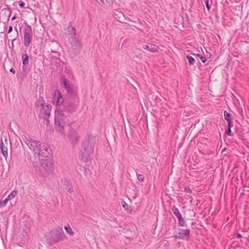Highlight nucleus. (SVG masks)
<instances>
[{
    "label": "nucleus",
    "instance_id": "obj_5",
    "mask_svg": "<svg viewBox=\"0 0 249 249\" xmlns=\"http://www.w3.org/2000/svg\"><path fill=\"white\" fill-rule=\"evenodd\" d=\"M66 236L61 227H56L49 233L48 239L50 244H55L64 240Z\"/></svg>",
    "mask_w": 249,
    "mask_h": 249
},
{
    "label": "nucleus",
    "instance_id": "obj_8",
    "mask_svg": "<svg viewBox=\"0 0 249 249\" xmlns=\"http://www.w3.org/2000/svg\"><path fill=\"white\" fill-rule=\"evenodd\" d=\"M75 28L71 23L68 27L66 29L65 35L67 37L69 41H72L76 38Z\"/></svg>",
    "mask_w": 249,
    "mask_h": 249
},
{
    "label": "nucleus",
    "instance_id": "obj_23",
    "mask_svg": "<svg viewBox=\"0 0 249 249\" xmlns=\"http://www.w3.org/2000/svg\"><path fill=\"white\" fill-rule=\"evenodd\" d=\"M186 58H187L190 65H193L195 62V59L191 55H187Z\"/></svg>",
    "mask_w": 249,
    "mask_h": 249
},
{
    "label": "nucleus",
    "instance_id": "obj_24",
    "mask_svg": "<svg viewBox=\"0 0 249 249\" xmlns=\"http://www.w3.org/2000/svg\"><path fill=\"white\" fill-rule=\"evenodd\" d=\"M178 224L180 226L184 227L185 226V221L183 219L182 215L178 217Z\"/></svg>",
    "mask_w": 249,
    "mask_h": 249
},
{
    "label": "nucleus",
    "instance_id": "obj_18",
    "mask_svg": "<svg viewBox=\"0 0 249 249\" xmlns=\"http://www.w3.org/2000/svg\"><path fill=\"white\" fill-rule=\"evenodd\" d=\"M65 185L66 186L65 189L68 192H69L70 193H71L72 192V189L71 183L70 182V181L69 180H66L65 181Z\"/></svg>",
    "mask_w": 249,
    "mask_h": 249
},
{
    "label": "nucleus",
    "instance_id": "obj_36",
    "mask_svg": "<svg viewBox=\"0 0 249 249\" xmlns=\"http://www.w3.org/2000/svg\"><path fill=\"white\" fill-rule=\"evenodd\" d=\"M10 71L12 72L13 73L15 74V70L13 69V68H11L10 70Z\"/></svg>",
    "mask_w": 249,
    "mask_h": 249
},
{
    "label": "nucleus",
    "instance_id": "obj_2",
    "mask_svg": "<svg viewBox=\"0 0 249 249\" xmlns=\"http://www.w3.org/2000/svg\"><path fill=\"white\" fill-rule=\"evenodd\" d=\"M96 143L95 138L89 136L84 141L82 147L81 160L87 162L89 159L90 155L93 154Z\"/></svg>",
    "mask_w": 249,
    "mask_h": 249
},
{
    "label": "nucleus",
    "instance_id": "obj_22",
    "mask_svg": "<svg viewBox=\"0 0 249 249\" xmlns=\"http://www.w3.org/2000/svg\"><path fill=\"white\" fill-rule=\"evenodd\" d=\"M18 195V191L16 190H14L11 192V193L8 195L7 198L9 200H10L14 198L17 195Z\"/></svg>",
    "mask_w": 249,
    "mask_h": 249
},
{
    "label": "nucleus",
    "instance_id": "obj_34",
    "mask_svg": "<svg viewBox=\"0 0 249 249\" xmlns=\"http://www.w3.org/2000/svg\"><path fill=\"white\" fill-rule=\"evenodd\" d=\"M228 128H231L232 127V122L231 121H228Z\"/></svg>",
    "mask_w": 249,
    "mask_h": 249
},
{
    "label": "nucleus",
    "instance_id": "obj_40",
    "mask_svg": "<svg viewBox=\"0 0 249 249\" xmlns=\"http://www.w3.org/2000/svg\"><path fill=\"white\" fill-rule=\"evenodd\" d=\"M11 15V13L10 12V14H9V17Z\"/></svg>",
    "mask_w": 249,
    "mask_h": 249
},
{
    "label": "nucleus",
    "instance_id": "obj_3",
    "mask_svg": "<svg viewBox=\"0 0 249 249\" xmlns=\"http://www.w3.org/2000/svg\"><path fill=\"white\" fill-rule=\"evenodd\" d=\"M66 118L64 111L59 107L56 108L55 111L54 124L56 130L63 134L65 132Z\"/></svg>",
    "mask_w": 249,
    "mask_h": 249
},
{
    "label": "nucleus",
    "instance_id": "obj_41",
    "mask_svg": "<svg viewBox=\"0 0 249 249\" xmlns=\"http://www.w3.org/2000/svg\"><path fill=\"white\" fill-rule=\"evenodd\" d=\"M15 40V39H13V40H12V42Z\"/></svg>",
    "mask_w": 249,
    "mask_h": 249
},
{
    "label": "nucleus",
    "instance_id": "obj_39",
    "mask_svg": "<svg viewBox=\"0 0 249 249\" xmlns=\"http://www.w3.org/2000/svg\"><path fill=\"white\" fill-rule=\"evenodd\" d=\"M127 206L128 205H127V204L125 202H124V204H123V207H124V208H125V206Z\"/></svg>",
    "mask_w": 249,
    "mask_h": 249
},
{
    "label": "nucleus",
    "instance_id": "obj_4",
    "mask_svg": "<svg viewBox=\"0 0 249 249\" xmlns=\"http://www.w3.org/2000/svg\"><path fill=\"white\" fill-rule=\"evenodd\" d=\"M43 158L40 160V167L38 168V171L42 175H45L53 171L54 165L53 160L49 157V155Z\"/></svg>",
    "mask_w": 249,
    "mask_h": 249
},
{
    "label": "nucleus",
    "instance_id": "obj_38",
    "mask_svg": "<svg viewBox=\"0 0 249 249\" xmlns=\"http://www.w3.org/2000/svg\"><path fill=\"white\" fill-rule=\"evenodd\" d=\"M16 18H17V17H16V16H14V17H12V20H15Z\"/></svg>",
    "mask_w": 249,
    "mask_h": 249
},
{
    "label": "nucleus",
    "instance_id": "obj_20",
    "mask_svg": "<svg viewBox=\"0 0 249 249\" xmlns=\"http://www.w3.org/2000/svg\"><path fill=\"white\" fill-rule=\"evenodd\" d=\"M22 60L24 66H26L29 63V57L27 54H23L22 55Z\"/></svg>",
    "mask_w": 249,
    "mask_h": 249
},
{
    "label": "nucleus",
    "instance_id": "obj_12",
    "mask_svg": "<svg viewBox=\"0 0 249 249\" xmlns=\"http://www.w3.org/2000/svg\"><path fill=\"white\" fill-rule=\"evenodd\" d=\"M142 48L151 52H158L159 49V47L158 46L152 43L142 45Z\"/></svg>",
    "mask_w": 249,
    "mask_h": 249
},
{
    "label": "nucleus",
    "instance_id": "obj_28",
    "mask_svg": "<svg viewBox=\"0 0 249 249\" xmlns=\"http://www.w3.org/2000/svg\"><path fill=\"white\" fill-rule=\"evenodd\" d=\"M196 56L200 58V59L201 60V61L203 62V63H205L207 59L204 56H202L201 54H199V53H197L196 54Z\"/></svg>",
    "mask_w": 249,
    "mask_h": 249
},
{
    "label": "nucleus",
    "instance_id": "obj_11",
    "mask_svg": "<svg viewBox=\"0 0 249 249\" xmlns=\"http://www.w3.org/2000/svg\"><path fill=\"white\" fill-rule=\"evenodd\" d=\"M190 231L188 229H178V234L176 236V238L181 239H188L189 238Z\"/></svg>",
    "mask_w": 249,
    "mask_h": 249
},
{
    "label": "nucleus",
    "instance_id": "obj_32",
    "mask_svg": "<svg viewBox=\"0 0 249 249\" xmlns=\"http://www.w3.org/2000/svg\"><path fill=\"white\" fill-rule=\"evenodd\" d=\"M184 191L189 193H190L191 192L190 188L188 186H186L184 187Z\"/></svg>",
    "mask_w": 249,
    "mask_h": 249
},
{
    "label": "nucleus",
    "instance_id": "obj_27",
    "mask_svg": "<svg viewBox=\"0 0 249 249\" xmlns=\"http://www.w3.org/2000/svg\"><path fill=\"white\" fill-rule=\"evenodd\" d=\"M137 178L140 182H143L144 177L142 175L137 174Z\"/></svg>",
    "mask_w": 249,
    "mask_h": 249
},
{
    "label": "nucleus",
    "instance_id": "obj_1",
    "mask_svg": "<svg viewBox=\"0 0 249 249\" xmlns=\"http://www.w3.org/2000/svg\"><path fill=\"white\" fill-rule=\"evenodd\" d=\"M25 137V142L35 154L42 157H46L48 156V155H49V152H48L49 148L47 145L41 143L40 141L35 140L30 136Z\"/></svg>",
    "mask_w": 249,
    "mask_h": 249
},
{
    "label": "nucleus",
    "instance_id": "obj_21",
    "mask_svg": "<svg viewBox=\"0 0 249 249\" xmlns=\"http://www.w3.org/2000/svg\"><path fill=\"white\" fill-rule=\"evenodd\" d=\"M172 211L177 218L182 215L179 210L175 206L172 207Z\"/></svg>",
    "mask_w": 249,
    "mask_h": 249
},
{
    "label": "nucleus",
    "instance_id": "obj_7",
    "mask_svg": "<svg viewBox=\"0 0 249 249\" xmlns=\"http://www.w3.org/2000/svg\"><path fill=\"white\" fill-rule=\"evenodd\" d=\"M33 36L32 30L31 26L28 25L24 28V45L26 47L29 46Z\"/></svg>",
    "mask_w": 249,
    "mask_h": 249
},
{
    "label": "nucleus",
    "instance_id": "obj_9",
    "mask_svg": "<svg viewBox=\"0 0 249 249\" xmlns=\"http://www.w3.org/2000/svg\"><path fill=\"white\" fill-rule=\"evenodd\" d=\"M71 44V51L76 54L79 53L82 48V43L81 40L77 38H74L72 41H69Z\"/></svg>",
    "mask_w": 249,
    "mask_h": 249
},
{
    "label": "nucleus",
    "instance_id": "obj_17",
    "mask_svg": "<svg viewBox=\"0 0 249 249\" xmlns=\"http://www.w3.org/2000/svg\"><path fill=\"white\" fill-rule=\"evenodd\" d=\"M0 147L2 154L6 158L8 155L7 147L4 145L2 141H1L0 143Z\"/></svg>",
    "mask_w": 249,
    "mask_h": 249
},
{
    "label": "nucleus",
    "instance_id": "obj_30",
    "mask_svg": "<svg viewBox=\"0 0 249 249\" xmlns=\"http://www.w3.org/2000/svg\"><path fill=\"white\" fill-rule=\"evenodd\" d=\"M205 3L206 6V7L208 10H210L211 8V6L209 4V0H205Z\"/></svg>",
    "mask_w": 249,
    "mask_h": 249
},
{
    "label": "nucleus",
    "instance_id": "obj_14",
    "mask_svg": "<svg viewBox=\"0 0 249 249\" xmlns=\"http://www.w3.org/2000/svg\"><path fill=\"white\" fill-rule=\"evenodd\" d=\"M62 81L64 85V88L68 91V92H71L72 91V88L70 85L68 80L65 77L62 78Z\"/></svg>",
    "mask_w": 249,
    "mask_h": 249
},
{
    "label": "nucleus",
    "instance_id": "obj_13",
    "mask_svg": "<svg viewBox=\"0 0 249 249\" xmlns=\"http://www.w3.org/2000/svg\"><path fill=\"white\" fill-rule=\"evenodd\" d=\"M69 138L73 144H75L78 141V136L76 131L71 130L69 134Z\"/></svg>",
    "mask_w": 249,
    "mask_h": 249
},
{
    "label": "nucleus",
    "instance_id": "obj_10",
    "mask_svg": "<svg viewBox=\"0 0 249 249\" xmlns=\"http://www.w3.org/2000/svg\"><path fill=\"white\" fill-rule=\"evenodd\" d=\"M54 94L55 96L57 94V97L53 101V104L56 106V108L59 107L61 109L60 107L64 103L62 95L59 90H56L54 92Z\"/></svg>",
    "mask_w": 249,
    "mask_h": 249
},
{
    "label": "nucleus",
    "instance_id": "obj_26",
    "mask_svg": "<svg viewBox=\"0 0 249 249\" xmlns=\"http://www.w3.org/2000/svg\"><path fill=\"white\" fill-rule=\"evenodd\" d=\"M100 1L105 4H107L109 6L112 5V0H100Z\"/></svg>",
    "mask_w": 249,
    "mask_h": 249
},
{
    "label": "nucleus",
    "instance_id": "obj_19",
    "mask_svg": "<svg viewBox=\"0 0 249 249\" xmlns=\"http://www.w3.org/2000/svg\"><path fill=\"white\" fill-rule=\"evenodd\" d=\"M64 229L66 232L71 236H73L74 235V232L73 231L69 224H67L66 226H65Z\"/></svg>",
    "mask_w": 249,
    "mask_h": 249
},
{
    "label": "nucleus",
    "instance_id": "obj_29",
    "mask_svg": "<svg viewBox=\"0 0 249 249\" xmlns=\"http://www.w3.org/2000/svg\"><path fill=\"white\" fill-rule=\"evenodd\" d=\"M8 201H9V200L7 199V198H6L3 201H1L0 202V207H3L5 206L6 205Z\"/></svg>",
    "mask_w": 249,
    "mask_h": 249
},
{
    "label": "nucleus",
    "instance_id": "obj_15",
    "mask_svg": "<svg viewBox=\"0 0 249 249\" xmlns=\"http://www.w3.org/2000/svg\"><path fill=\"white\" fill-rule=\"evenodd\" d=\"M65 109L69 112L72 113L76 110V106L73 103H68L65 105Z\"/></svg>",
    "mask_w": 249,
    "mask_h": 249
},
{
    "label": "nucleus",
    "instance_id": "obj_6",
    "mask_svg": "<svg viewBox=\"0 0 249 249\" xmlns=\"http://www.w3.org/2000/svg\"><path fill=\"white\" fill-rule=\"evenodd\" d=\"M38 103L41 106V113L44 115L43 118L46 119L49 118L51 115L52 106L50 104H46L43 97H39Z\"/></svg>",
    "mask_w": 249,
    "mask_h": 249
},
{
    "label": "nucleus",
    "instance_id": "obj_37",
    "mask_svg": "<svg viewBox=\"0 0 249 249\" xmlns=\"http://www.w3.org/2000/svg\"><path fill=\"white\" fill-rule=\"evenodd\" d=\"M241 237H242V235L238 233L237 235V238H240Z\"/></svg>",
    "mask_w": 249,
    "mask_h": 249
},
{
    "label": "nucleus",
    "instance_id": "obj_35",
    "mask_svg": "<svg viewBox=\"0 0 249 249\" xmlns=\"http://www.w3.org/2000/svg\"><path fill=\"white\" fill-rule=\"evenodd\" d=\"M13 31V27L12 26H10L8 30V33H10Z\"/></svg>",
    "mask_w": 249,
    "mask_h": 249
},
{
    "label": "nucleus",
    "instance_id": "obj_16",
    "mask_svg": "<svg viewBox=\"0 0 249 249\" xmlns=\"http://www.w3.org/2000/svg\"><path fill=\"white\" fill-rule=\"evenodd\" d=\"M113 16L116 20H118L120 22H123L122 20L123 19L124 15L122 12L116 10L114 12Z\"/></svg>",
    "mask_w": 249,
    "mask_h": 249
},
{
    "label": "nucleus",
    "instance_id": "obj_25",
    "mask_svg": "<svg viewBox=\"0 0 249 249\" xmlns=\"http://www.w3.org/2000/svg\"><path fill=\"white\" fill-rule=\"evenodd\" d=\"M224 115L225 120L228 121H230L231 120V115L230 113L227 112L226 111L224 112Z\"/></svg>",
    "mask_w": 249,
    "mask_h": 249
},
{
    "label": "nucleus",
    "instance_id": "obj_33",
    "mask_svg": "<svg viewBox=\"0 0 249 249\" xmlns=\"http://www.w3.org/2000/svg\"><path fill=\"white\" fill-rule=\"evenodd\" d=\"M25 3L21 0H20L19 1V5L20 7L23 8L25 6Z\"/></svg>",
    "mask_w": 249,
    "mask_h": 249
},
{
    "label": "nucleus",
    "instance_id": "obj_31",
    "mask_svg": "<svg viewBox=\"0 0 249 249\" xmlns=\"http://www.w3.org/2000/svg\"><path fill=\"white\" fill-rule=\"evenodd\" d=\"M226 133L228 136H231L232 134L231 131V128H228L226 130Z\"/></svg>",
    "mask_w": 249,
    "mask_h": 249
}]
</instances>
